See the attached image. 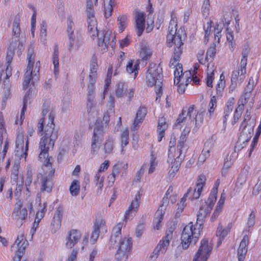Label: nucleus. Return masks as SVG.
I'll return each mask as SVG.
<instances>
[{
	"instance_id": "nucleus-50",
	"label": "nucleus",
	"mask_w": 261,
	"mask_h": 261,
	"mask_svg": "<svg viewBox=\"0 0 261 261\" xmlns=\"http://www.w3.org/2000/svg\"><path fill=\"white\" fill-rule=\"evenodd\" d=\"M157 161H156V159L154 156H152L150 162L147 165L148 167V173H152L154 172L156 166L157 165Z\"/></svg>"
},
{
	"instance_id": "nucleus-34",
	"label": "nucleus",
	"mask_w": 261,
	"mask_h": 261,
	"mask_svg": "<svg viewBox=\"0 0 261 261\" xmlns=\"http://www.w3.org/2000/svg\"><path fill=\"white\" fill-rule=\"evenodd\" d=\"M226 74L223 71L220 75L219 79L217 81L216 85V93L218 96H221L223 91L224 90L226 86L225 81Z\"/></svg>"
},
{
	"instance_id": "nucleus-55",
	"label": "nucleus",
	"mask_w": 261,
	"mask_h": 261,
	"mask_svg": "<svg viewBox=\"0 0 261 261\" xmlns=\"http://www.w3.org/2000/svg\"><path fill=\"white\" fill-rule=\"evenodd\" d=\"M197 58L199 63L202 64H204L207 62L206 57H204V51L203 50H200L198 51Z\"/></svg>"
},
{
	"instance_id": "nucleus-21",
	"label": "nucleus",
	"mask_w": 261,
	"mask_h": 261,
	"mask_svg": "<svg viewBox=\"0 0 261 261\" xmlns=\"http://www.w3.org/2000/svg\"><path fill=\"white\" fill-rule=\"evenodd\" d=\"M232 224L231 223H220L216 230V236L218 238V245H220L222 241L229 234L231 228Z\"/></svg>"
},
{
	"instance_id": "nucleus-12",
	"label": "nucleus",
	"mask_w": 261,
	"mask_h": 261,
	"mask_svg": "<svg viewBox=\"0 0 261 261\" xmlns=\"http://www.w3.org/2000/svg\"><path fill=\"white\" fill-rule=\"evenodd\" d=\"M32 209L33 204L30 200H25L23 202L18 201L15 204L12 218L17 221L22 222L27 218L28 211L31 212Z\"/></svg>"
},
{
	"instance_id": "nucleus-53",
	"label": "nucleus",
	"mask_w": 261,
	"mask_h": 261,
	"mask_svg": "<svg viewBox=\"0 0 261 261\" xmlns=\"http://www.w3.org/2000/svg\"><path fill=\"white\" fill-rule=\"evenodd\" d=\"M216 54V49L214 47H211L209 48L206 53V59L207 60V62H209L212 61Z\"/></svg>"
},
{
	"instance_id": "nucleus-19",
	"label": "nucleus",
	"mask_w": 261,
	"mask_h": 261,
	"mask_svg": "<svg viewBox=\"0 0 261 261\" xmlns=\"http://www.w3.org/2000/svg\"><path fill=\"white\" fill-rule=\"evenodd\" d=\"M167 206V203L164 201L163 203L160 205L155 212L152 223V226L154 230H159L162 228V222L165 213Z\"/></svg>"
},
{
	"instance_id": "nucleus-24",
	"label": "nucleus",
	"mask_w": 261,
	"mask_h": 261,
	"mask_svg": "<svg viewBox=\"0 0 261 261\" xmlns=\"http://www.w3.org/2000/svg\"><path fill=\"white\" fill-rule=\"evenodd\" d=\"M82 233L77 230H72L66 238V246L67 248H72L81 239Z\"/></svg>"
},
{
	"instance_id": "nucleus-4",
	"label": "nucleus",
	"mask_w": 261,
	"mask_h": 261,
	"mask_svg": "<svg viewBox=\"0 0 261 261\" xmlns=\"http://www.w3.org/2000/svg\"><path fill=\"white\" fill-rule=\"evenodd\" d=\"M87 23L89 35L92 37L97 36L98 45L101 47L103 51L109 44L112 45L114 39L113 34L110 31L97 32V21L93 11L90 7L87 8Z\"/></svg>"
},
{
	"instance_id": "nucleus-36",
	"label": "nucleus",
	"mask_w": 261,
	"mask_h": 261,
	"mask_svg": "<svg viewBox=\"0 0 261 261\" xmlns=\"http://www.w3.org/2000/svg\"><path fill=\"white\" fill-rule=\"evenodd\" d=\"M123 226V223L119 222L114 226L110 240L111 243H115L118 239L123 237L121 236V230Z\"/></svg>"
},
{
	"instance_id": "nucleus-28",
	"label": "nucleus",
	"mask_w": 261,
	"mask_h": 261,
	"mask_svg": "<svg viewBox=\"0 0 261 261\" xmlns=\"http://www.w3.org/2000/svg\"><path fill=\"white\" fill-rule=\"evenodd\" d=\"M170 244V238L168 237L164 238L161 240L153 251L159 255L164 254L166 253Z\"/></svg>"
},
{
	"instance_id": "nucleus-46",
	"label": "nucleus",
	"mask_w": 261,
	"mask_h": 261,
	"mask_svg": "<svg viewBox=\"0 0 261 261\" xmlns=\"http://www.w3.org/2000/svg\"><path fill=\"white\" fill-rule=\"evenodd\" d=\"M80 191V182L77 180H73L70 187V192L72 196L78 195Z\"/></svg>"
},
{
	"instance_id": "nucleus-38",
	"label": "nucleus",
	"mask_w": 261,
	"mask_h": 261,
	"mask_svg": "<svg viewBox=\"0 0 261 261\" xmlns=\"http://www.w3.org/2000/svg\"><path fill=\"white\" fill-rule=\"evenodd\" d=\"M114 0H104V14L106 17H109L114 6Z\"/></svg>"
},
{
	"instance_id": "nucleus-14",
	"label": "nucleus",
	"mask_w": 261,
	"mask_h": 261,
	"mask_svg": "<svg viewBox=\"0 0 261 261\" xmlns=\"http://www.w3.org/2000/svg\"><path fill=\"white\" fill-rule=\"evenodd\" d=\"M212 21H208L204 26L205 36L213 34L215 42L219 43L221 36V31L223 28V23L221 21L215 22L212 25Z\"/></svg>"
},
{
	"instance_id": "nucleus-22",
	"label": "nucleus",
	"mask_w": 261,
	"mask_h": 261,
	"mask_svg": "<svg viewBox=\"0 0 261 261\" xmlns=\"http://www.w3.org/2000/svg\"><path fill=\"white\" fill-rule=\"evenodd\" d=\"M247 99L246 95L242 96L239 99L231 120V124L232 125L236 124L241 118L244 112V106L247 103Z\"/></svg>"
},
{
	"instance_id": "nucleus-15",
	"label": "nucleus",
	"mask_w": 261,
	"mask_h": 261,
	"mask_svg": "<svg viewBox=\"0 0 261 261\" xmlns=\"http://www.w3.org/2000/svg\"><path fill=\"white\" fill-rule=\"evenodd\" d=\"M206 179V177L204 175H200L197 180L196 186L193 188H190L186 194L187 197L189 196L190 198L192 200L198 199L205 185Z\"/></svg>"
},
{
	"instance_id": "nucleus-47",
	"label": "nucleus",
	"mask_w": 261,
	"mask_h": 261,
	"mask_svg": "<svg viewBox=\"0 0 261 261\" xmlns=\"http://www.w3.org/2000/svg\"><path fill=\"white\" fill-rule=\"evenodd\" d=\"M42 191H46L47 192H50L51 190L52 184L51 182L47 179H41V181Z\"/></svg>"
},
{
	"instance_id": "nucleus-13",
	"label": "nucleus",
	"mask_w": 261,
	"mask_h": 261,
	"mask_svg": "<svg viewBox=\"0 0 261 261\" xmlns=\"http://www.w3.org/2000/svg\"><path fill=\"white\" fill-rule=\"evenodd\" d=\"M105 132V129L102 126H97L94 128L90 152V154L92 157L98 154Z\"/></svg>"
},
{
	"instance_id": "nucleus-9",
	"label": "nucleus",
	"mask_w": 261,
	"mask_h": 261,
	"mask_svg": "<svg viewBox=\"0 0 261 261\" xmlns=\"http://www.w3.org/2000/svg\"><path fill=\"white\" fill-rule=\"evenodd\" d=\"M131 240L129 238L124 236L119 238L115 243H111L117 248L116 258L118 260H125L131 248Z\"/></svg>"
},
{
	"instance_id": "nucleus-62",
	"label": "nucleus",
	"mask_w": 261,
	"mask_h": 261,
	"mask_svg": "<svg viewBox=\"0 0 261 261\" xmlns=\"http://www.w3.org/2000/svg\"><path fill=\"white\" fill-rule=\"evenodd\" d=\"M68 37L69 39V44L70 46H72L74 42L75 36L73 33V30L72 28H70L67 31Z\"/></svg>"
},
{
	"instance_id": "nucleus-18",
	"label": "nucleus",
	"mask_w": 261,
	"mask_h": 261,
	"mask_svg": "<svg viewBox=\"0 0 261 261\" xmlns=\"http://www.w3.org/2000/svg\"><path fill=\"white\" fill-rule=\"evenodd\" d=\"M142 193L139 191L135 195L134 199L133 200L128 209L126 211L124 216V220H127L130 218H132L138 211L139 205L141 198L142 197Z\"/></svg>"
},
{
	"instance_id": "nucleus-26",
	"label": "nucleus",
	"mask_w": 261,
	"mask_h": 261,
	"mask_svg": "<svg viewBox=\"0 0 261 261\" xmlns=\"http://www.w3.org/2000/svg\"><path fill=\"white\" fill-rule=\"evenodd\" d=\"M248 242L249 239L247 237H244L242 240L238 250V261H244L247 252Z\"/></svg>"
},
{
	"instance_id": "nucleus-20",
	"label": "nucleus",
	"mask_w": 261,
	"mask_h": 261,
	"mask_svg": "<svg viewBox=\"0 0 261 261\" xmlns=\"http://www.w3.org/2000/svg\"><path fill=\"white\" fill-rule=\"evenodd\" d=\"M243 127L240 136L239 138V142L243 145L249 141L252 137L254 129V122L251 121L249 124L242 125Z\"/></svg>"
},
{
	"instance_id": "nucleus-10",
	"label": "nucleus",
	"mask_w": 261,
	"mask_h": 261,
	"mask_svg": "<svg viewBox=\"0 0 261 261\" xmlns=\"http://www.w3.org/2000/svg\"><path fill=\"white\" fill-rule=\"evenodd\" d=\"M213 249V244L211 239L203 238L200 243L199 248L195 253L193 261H207Z\"/></svg>"
},
{
	"instance_id": "nucleus-64",
	"label": "nucleus",
	"mask_w": 261,
	"mask_h": 261,
	"mask_svg": "<svg viewBox=\"0 0 261 261\" xmlns=\"http://www.w3.org/2000/svg\"><path fill=\"white\" fill-rule=\"evenodd\" d=\"M13 34L17 37L20 34V28L17 22H14L13 24Z\"/></svg>"
},
{
	"instance_id": "nucleus-25",
	"label": "nucleus",
	"mask_w": 261,
	"mask_h": 261,
	"mask_svg": "<svg viewBox=\"0 0 261 261\" xmlns=\"http://www.w3.org/2000/svg\"><path fill=\"white\" fill-rule=\"evenodd\" d=\"M46 206V205L45 203H40V207L38 209L36 215L34 222L33 224L32 229L31 230V231L33 232V233H34L36 229L38 226V224L40 221L43 218L45 212Z\"/></svg>"
},
{
	"instance_id": "nucleus-45",
	"label": "nucleus",
	"mask_w": 261,
	"mask_h": 261,
	"mask_svg": "<svg viewBox=\"0 0 261 261\" xmlns=\"http://www.w3.org/2000/svg\"><path fill=\"white\" fill-rule=\"evenodd\" d=\"M40 42L45 44L47 41V27L45 24H43L40 29V37H39Z\"/></svg>"
},
{
	"instance_id": "nucleus-3",
	"label": "nucleus",
	"mask_w": 261,
	"mask_h": 261,
	"mask_svg": "<svg viewBox=\"0 0 261 261\" xmlns=\"http://www.w3.org/2000/svg\"><path fill=\"white\" fill-rule=\"evenodd\" d=\"M28 65L24 73L23 88L29 92L36 93L35 83L39 79L40 67V61L37 58L34 48H30L27 53Z\"/></svg>"
},
{
	"instance_id": "nucleus-49",
	"label": "nucleus",
	"mask_w": 261,
	"mask_h": 261,
	"mask_svg": "<svg viewBox=\"0 0 261 261\" xmlns=\"http://www.w3.org/2000/svg\"><path fill=\"white\" fill-rule=\"evenodd\" d=\"M146 115V109L144 108H141L140 109L137 113L136 118L135 119V124L136 123V121H138L139 119V123H141L142 122V120L143 118H144L145 116Z\"/></svg>"
},
{
	"instance_id": "nucleus-1",
	"label": "nucleus",
	"mask_w": 261,
	"mask_h": 261,
	"mask_svg": "<svg viewBox=\"0 0 261 261\" xmlns=\"http://www.w3.org/2000/svg\"><path fill=\"white\" fill-rule=\"evenodd\" d=\"M43 117L38 123V128L41 131V138L39 143L40 153L39 158L42 163V168L45 174L51 175L54 173L51 167V159L48 157V151L53 149L55 140L58 137V133L55 130L54 120V114L51 112L43 110Z\"/></svg>"
},
{
	"instance_id": "nucleus-40",
	"label": "nucleus",
	"mask_w": 261,
	"mask_h": 261,
	"mask_svg": "<svg viewBox=\"0 0 261 261\" xmlns=\"http://www.w3.org/2000/svg\"><path fill=\"white\" fill-rule=\"evenodd\" d=\"M140 57L143 60H147L151 57L152 51L150 48L146 45H142L140 49Z\"/></svg>"
},
{
	"instance_id": "nucleus-30",
	"label": "nucleus",
	"mask_w": 261,
	"mask_h": 261,
	"mask_svg": "<svg viewBox=\"0 0 261 261\" xmlns=\"http://www.w3.org/2000/svg\"><path fill=\"white\" fill-rule=\"evenodd\" d=\"M93 229L102 234L106 233L108 228L105 220L100 217L97 218L94 222Z\"/></svg>"
},
{
	"instance_id": "nucleus-39",
	"label": "nucleus",
	"mask_w": 261,
	"mask_h": 261,
	"mask_svg": "<svg viewBox=\"0 0 261 261\" xmlns=\"http://www.w3.org/2000/svg\"><path fill=\"white\" fill-rule=\"evenodd\" d=\"M62 214L59 211H57L54 215L51 222V227L54 231L58 230L61 225Z\"/></svg>"
},
{
	"instance_id": "nucleus-5",
	"label": "nucleus",
	"mask_w": 261,
	"mask_h": 261,
	"mask_svg": "<svg viewBox=\"0 0 261 261\" xmlns=\"http://www.w3.org/2000/svg\"><path fill=\"white\" fill-rule=\"evenodd\" d=\"M203 229L202 223L196 222L189 223L184 228L181 238L180 245L184 249L194 246L199 239Z\"/></svg>"
},
{
	"instance_id": "nucleus-27",
	"label": "nucleus",
	"mask_w": 261,
	"mask_h": 261,
	"mask_svg": "<svg viewBox=\"0 0 261 261\" xmlns=\"http://www.w3.org/2000/svg\"><path fill=\"white\" fill-rule=\"evenodd\" d=\"M168 127V124L165 118H161L158 122L157 132L158 140L159 142L162 141L165 136V132Z\"/></svg>"
},
{
	"instance_id": "nucleus-37",
	"label": "nucleus",
	"mask_w": 261,
	"mask_h": 261,
	"mask_svg": "<svg viewBox=\"0 0 261 261\" xmlns=\"http://www.w3.org/2000/svg\"><path fill=\"white\" fill-rule=\"evenodd\" d=\"M234 103V99L233 98L229 99L226 102L224 111V122H226L229 118L232 111Z\"/></svg>"
},
{
	"instance_id": "nucleus-16",
	"label": "nucleus",
	"mask_w": 261,
	"mask_h": 261,
	"mask_svg": "<svg viewBox=\"0 0 261 261\" xmlns=\"http://www.w3.org/2000/svg\"><path fill=\"white\" fill-rule=\"evenodd\" d=\"M245 73L246 67L244 65H241L233 71L231 77V84L229 86L231 91L234 90L237 86L243 81Z\"/></svg>"
},
{
	"instance_id": "nucleus-31",
	"label": "nucleus",
	"mask_w": 261,
	"mask_h": 261,
	"mask_svg": "<svg viewBox=\"0 0 261 261\" xmlns=\"http://www.w3.org/2000/svg\"><path fill=\"white\" fill-rule=\"evenodd\" d=\"M139 69V60L138 59L129 60L126 66V69L127 72L134 73V77L138 74Z\"/></svg>"
},
{
	"instance_id": "nucleus-42",
	"label": "nucleus",
	"mask_w": 261,
	"mask_h": 261,
	"mask_svg": "<svg viewBox=\"0 0 261 261\" xmlns=\"http://www.w3.org/2000/svg\"><path fill=\"white\" fill-rule=\"evenodd\" d=\"M204 145L205 147L198 158V161L200 164H203L210 155V149L206 147V143Z\"/></svg>"
},
{
	"instance_id": "nucleus-41",
	"label": "nucleus",
	"mask_w": 261,
	"mask_h": 261,
	"mask_svg": "<svg viewBox=\"0 0 261 261\" xmlns=\"http://www.w3.org/2000/svg\"><path fill=\"white\" fill-rule=\"evenodd\" d=\"M114 140L112 138L108 139L103 145L102 150L105 154H109L111 153L114 149Z\"/></svg>"
},
{
	"instance_id": "nucleus-11",
	"label": "nucleus",
	"mask_w": 261,
	"mask_h": 261,
	"mask_svg": "<svg viewBox=\"0 0 261 261\" xmlns=\"http://www.w3.org/2000/svg\"><path fill=\"white\" fill-rule=\"evenodd\" d=\"M191 72L190 71H186L182 72V69H181L179 66L177 70H174V84L177 86L178 92L180 93H183L188 84L191 81Z\"/></svg>"
},
{
	"instance_id": "nucleus-7",
	"label": "nucleus",
	"mask_w": 261,
	"mask_h": 261,
	"mask_svg": "<svg viewBox=\"0 0 261 261\" xmlns=\"http://www.w3.org/2000/svg\"><path fill=\"white\" fill-rule=\"evenodd\" d=\"M162 69L158 64L149 65L146 74V83L148 86H154L157 96H160L162 85Z\"/></svg>"
},
{
	"instance_id": "nucleus-2",
	"label": "nucleus",
	"mask_w": 261,
	"mask_h": 261,
	"mask_svg": "<svg viewBox=\"0 0 261 261\" xmlns=\"http://www.w3.org/2000/svg\"><path fill=\"white\" fill-rule=\"evenodd\" d=\"M203 115L198 113L193 106L185 108L176 120L175 127L181 129L180 143H184L194 125L197 128L203 121Z\"/></svg>"
},
{
	"instance_id": "nucleus-48",
	"label": "nucleus",
	"mask_w": 261,
	"mask_h": 261,
	"mask_svg": "<svg viewBox=\"0 0 261 261\" xmlns=\"http://www.w3.org/2000/svg\"><path fill=\"white\" fill-rule=\"evenodd\" d=\"M210 0H204L203 2L201 11L204 16L207 17L210 12Z\"/></svg>"
},
{
	"instance_id": "nucleus-23",
	"label": "nucleus",
	"mask_w": 261,
	"mask_h": 261,
	"mask_svg": "<svg viewBox=\"0 0 261 261\" xmlns=\"http://www.w3.org/2000/svg\"><path fill=\"white\" fill-rule=\"evenodd\" d=\"M29 244L24 235L22 233L19 234L12 246V249L16 252L23 254Z\"/></svg>"
},
{
	"instance_id": "nucleus-8",
	"label": "nucleus",
	"mask_w": 261,
	"mask_h": 261,
	"mask_svg": "<svg viewBox=\"0 0 261 261\" xmlns=\"http://www.w3.org/2000/svg\"><path fill=\"white\" fill-rule=\"evenodd\" d=\"M218 185L212 189L208 198L202 204L197 215L196 222H201L203 226V220L210 214L217 199Z\"/></svg>"
},
{
	"instance_id": "nucleus-60",
	"label": "nucleus",
	"mask_w": 261,
	"mask_h": 261,
	"mask_svg": "<svg viewBox=\"0 0 261 261\" xmlns=\"http://www.w3.org/2000/svg\"><path fill=\"white\" fill-rule=\"evenodd\" d=\"M255 214L253 212L251 213L249 216L247 223V225L249 227H251L254 226L255 224Z\"/></svg>"
},
{
	"instance_id": "nucleus-51",
	"label": "nucleus",
	"mask_w": 261,
	"mask_h": 261,
	"mask_svg": "<svg viewBox=\"0 0 261 261\" xmlns=\"http://www.w3.org/2000/svg\"><path fill=\"white\" fill-rule=\"evenodd\" d=\"M26 103L27 100L25 98L24 101V105L22 109L20 115L19 116V118H17L16 120V123L18 125H21L22 123V122L24 119V113L26 111Z\"/></svg>"
},
{
	"instance_id": "nucleus-63",
	"label": "nucleus",
	"mask_w": 261,
	"mask_h": 261,
	"mask_svg": "<svg viewBox=\"0 0 261 261\" xmlns=\"http://www.w3.org/2000/svg\"><path fill=\"white\" fill-rule=\"evenodd\" d=\"M110 165V162L108 160L105 161L102 163H101L99 167L98 171L99 172H102L106 171Z\"/></svg>"
},
{
	"instance_id": "nucleus-32",
	"label": "nucleus",
	"mask_w": 261,
	"mask_h": 261,
	"mask_svg": "<svg viewBox=\"0 0 261 261\" xmlns=\"http://www.w3.org/2000/svg\"><path fill=\"white\" fill-rule=\"evenodd\" d=\"M145 16L141 12H138L136 16V25L138 34L141 35L144 29Z\"/></svg>"
},
{
	"instance_id": "nucleus-29",
	"label": "nucleus",
	"mask_w": 261,
	"mask_h": 261,
	"mask_svg": "<svg viewBox=\"0 0 261 261\" xmlns=\"http://www.w3.org/2000/svg\"><path fill=\"white\" fill-rule=\"evenodd\" d=\"M216 69V67L213 64H208L205 82L207 86L208 87L212 88L213 86V83L215 78V71Z\"/></svg>"
},
{
	"instance_id": "nucleus-44",
	"label": "nucleus",
	"mask_w": 261,
	"mask_h": 261,
	"mask_svg": "<svg viewBox=\"0 0 261 261\" xmlns=\"http://www.w3.org/2000/svg\"><path fill=\"white\" fill-rule=\"evenodd\" d=\"M187 199V194H185L184 196L180 199V201L177 203L176 212L177 215H179L184 210L186 205V201Z\"/></svg>"
},
{
	"instance_id": "nucleus-52",
	"label": "nucleus",
	"mask_w": 261,
	"mask_h": 261,
	"mask_svg": "<svg viewBox=\"0 0 261 261\" xmlns=\"http://www.w3.org/2000/svg\"><path fill=\"white\" fill-rule=\"evenodd\" d=\"M208 107V113H210V116H211L217 107V99L215 96H213L212 97L209 103Z\"/></svg>"
},
{
	"instance_id": "nucleus-17",
	"label": "nucleus",
	"mask_w": 261,
	"mask_h": 261,
	"mask_svg": "<svg viewBox=\"0 0 261 261\" xmlns=\"http://www.w3.org/2000/svg\"><path fill=\"white\" fill-rule=\"evenodd\" d=\"M29 139H24L22 134H19L16 141V152L18 156H23L25 159L28 149Z\"/></svg>"
},
{
	"instance_id": "nucleus-43",
	"label": "nucleus",
	"mask_w": 261,
	"mask_h": 261,
	"mask_svg": "<svg viewBox=\"0 0 261 261\" xmlns=\"http://www.w3.org/2000/svg\"><path fill=\"white\" fill-rule=\"evenodd\" d=\"M118 31L120 33L122 32L127 26V17L126 16L122 15L118 17L117 18Z\"/></svg>"
},
{
	"instance_id": "nucleus-61",
	"label": "nucleus",
	"mask_w": 261,
	"mask_h": 261,
	"mask_svg": "<svg viewBox=\"0 0 261 261\" xmlns=\"http://www.w3.org/2000/svg\"><path fill=\"white\" fill-rule=\"evenodd\" d=\"M100 234H102L93 229L91 234L90 243L92 244H94L97 241Z\"/></svg>"
},
{
	"instance_id": "nucleus-59",
	"label": "nucleus",
	"mask_w": 261,
	"mask_h": 261,
	"mask_svg": "<svg viewBox=\"0 0 261 261\" xmlns=\"http://www.w3.org/2000/svg\"><path fill=\"white\" fill-rule=\"evenodd\" d=\"M145 230V225L144 224H139L138 225L136 230V235L137 237H140L143 234Z\"/></svg>"
},
{
	"instance_id": "nucleus-33",
	"label": "nucleus",
	"mask_w": 261,
	"mask_h": 261,
	"mask_svg": "<svg viewBox=\"0 0 261 261\" xmlns=\"http://www.w3.org/2000/svg\"><path fill=\"white\" fill-rule=\"evenodd\" d=\"M181 53L182 49H174V55L171 59L169 65L170 67H175V70H177L179 66H180L181 69H182V65L179 63Z\"/></svg>"
},
{
	"instance_id": "nucleus-35",
	"label": "nucleus",
	"mask_w": 261,
	"mask_h": 261,
	"mask_svg": "<svg viewBox=\"0 0 261 261\" xmlns=\"http://www.w3.org/2000/svg\"><path fill=\"white\" fill-rule=\"evenodd\" d=\"M180 163L178 160L175 159L171 163L169 166V169L168 173V178L170 179H173L177 173Z\"/></svg>"
},
{
	"instance_id": "nucleus-56",
	"label": "nucleus",
	"mask_w": 261,
	"mask_h": 261,
	"mask_svg": "<svg viewBox=\"0 0 261 261\" xmlns=\"http://www.w3.org/2000/svg\"><path fill=\"white\" fill-rule=\"evenodd\" d=\"M128 130L125 129L122 134L121 137V145L122 147L126 146L128 143Z\"/></svg>"
},
{
	"instance_id": "nucleus-54",
	"label": "nucleus",
	"mask_w": 261,
	"mask_h": 261,
	"mask_svg": "<svg viewBox=\"0 0 261 261\" xmlns=\"http://www.w3.org/2000/svg\"><path fill=\"white\" fill-rule=\"evenodd\" d=\"M116 94L118 97L124 96V85L123 83H120L116 86L115 88Z\"/></svg>"
},
{
	"instance_id": "nucleus-58",
	"label": "nucleus",
	"mask_w": 261,
	"mask_h": 261,
	"mask_svg": "<svg viewBox=\"0 0 261 261\" xmlns=\"http://www.w3.org/2000/svg\"><path fill=\"white\" fill-rule=\"evenodd\" d=\"M14 50L15 47L13 45H10L8 47L7 53V60L8 62H10L12 60L14 53Z\"/></svg>"
},
{
	"instance_id": "nucleus-57",
	"label": "nucleus",
	"mask_w": 261,
	"mask_h": 261,
	"mask_svg": "<svg viewBox=\"0 0 261 261\" xmlns=\"http://www.w3.org/2000/svg\"><path fill=\"white\" fill-rule=\"evenodd\" d=\"M261 191V177H259L257 182L254 186L252 194L254 195H257L259 194Z\"/></svg>"
},
{
	"instance_id": "nucleus-6",
	"label": "nucleus",
	"mask_w": 261,
	"mask_h": 261,
	"mask_svg": "<svg viewBox=\"0 0 261 261\" xmlns=\"http://www.w3.org/2000/svg\"><path fill=\"white\" fill-rule=\"evenodd\" d=\"M177 15L172 13L169 27V33L167 36V43L169 46H174L175 49H182L184 41L186 36L185 30L184 28H177Z\"/></svg>"
}]
</instances>
